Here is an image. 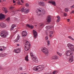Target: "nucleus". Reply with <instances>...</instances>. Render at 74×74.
<instances>
[{"instance_id":"obj_1","label":"nucleus","mask_w":74,"mask_h":74,"mask_svg":"<svg viewBox=\"0 0 74 74\" xmlns=\"http://www.w3.org/2000/svg\"><path fill=\"white\" fill-rule=\"evenodd\" d=\"M36 12L38 16H42V14L43 15L45 14V11L44 10L42 9V7H39L37 8Z\"/></svg>"},{"instance_id":"obj_2","label":"nucleus","mask_w":74,"mask_h":74,"mask_svg":"<svg viewBox=\"0 0 74 74\" xmlns=\"http://www.w3.org/2000/svg\"><path fill=\"white\" fill-rule=\"evenodd\" d=\"M29 9L26 8L24 9V8H23L21 9V11L20 10H17L16 11H13L12 12V14L13 15L14 14H18L19 12L21 11L22 12H25V14H27L29 12Z\"/></svg>"},{"instance_id":"obj_3","label":"nucleus","mask_w":74,"mask_h":74,"mask_svg":"<svg viewBox=\"0 0 74 74\" xmlns=\"http://www.w3.org/2000/svg\"><path fill=\"white\" fill-rule=\"evenodd\" d=\"M44 66L43 65H39L36 67H34L33 69L34 71H40L43 70Z\"/></svg>"},{"instance_id":"obj_4","label":"nucleus","mask_w":74,"mask_h":74,"mask_svg":"<svg viewBox=\"0 0 74 74\" xmlns=\"http://www.w3.org/2000/svg\"><path fill=\"white\" fill-rule=\"evenodd\" d=\"M8 35V32L7 30H3L1 32L0 36L3 38H5L7 37Z\"/></svg>"},{"instance_id":"obj_5","label":"nucleus","mask_w":74,"mask_h":74,"mask_svg":"<svg viewBox=\"0 0 74 74\" xmlns=\"http://www.w3.org/2000/svg\"><path fill=\"white\" fill-rule=\"evenodd\" d=\"M41 51L46 56H48V55H49L48 49L46 47H43L41 49Z\"/></svg>"},{"instance_id":"obj_6","label":"nucleus","mask_w":74,"mask_h":74,"mask_svg":"<svg viewBox=\"0 0 74 74\" xmlns=\"http://www.w3.org/2000/svg\"><path fill=\"white\" fill-rule=\"evenodd\" d=\"M30 53L31 57L33 58L32 60L34 62L37 63L38 62V59H37L36 56L34 57L35 56V54H33L32 52H30Z\"/></svg>"},{"instance_id":"obj_7","label":"nucleus","mask_w":74,"mask_h":74,"mask_svg":"<svg viewBox=\"0 0 74 74\" xmlns=\"http://www.w3.org/2000/svg\"><path fill=\"white\" fill-rule=\"evenodd\" d=\"M65 55L67 56H69L73 55V52L70 50H68L66 51Z\"/></svg>"},{"instance_id":"obj_8","label":"nucleus","mask_w":74,"mask_h":74,"mask_svg":"<svg viewBox=\"0 0 74 74\" xmlns=\"http://www.w3.org/2000/svg\"><path fill=\"white\" fill-rule=\"evenodd\" d=\"M67 47L70 50H71V51H74V46L73 45L69 43L67 45Z\"/></svg>"},{"instance_id":"obj_9","label":"nucleus","mask_w":74,"mask_h":74,"mask_svg":"<svg viewBox=\"0 0 74 74\" xmlns=\"http://www.w3.org/2000/svg\"><path fill=\"white\" fill-rule=\"evenodd\" d=\"M51 58L52 60H57L59 59V57L57 55H55L52 56Z\"/></svg>"},{"instance_id":"obj_10","label":"nucleus","mask_w":74,"mask_h":74,"mask_svg":"<svg viewBox=\"0 0 74 74\" xmlns=\"http://www.w3.org/2000/svg\"><path fill=\"white\" fill-rule=\"evenodd\" d=\"M34 38H37V33L36 31H35L34 30H33V31Z\"/></svg>"},{"instance_id":"obj_11","label":"nucleus","mask_w":74,"mask_h":74,"mask_svg":"<svg viewBox=\"0 0 74 74\" xmlns=\"http://www.w3.org/2000/svg\"><path fill=\"white\" fill-rule=\"evenodd\" d=\"M25 51H27L29 50L30 46L29 45H25Z\"/></svg>"},{"instance_id":"obj_12","label":"nucleus","mask_w":74,"mask_h":74,"mask_svg":"<svg viewBox=\"0 0 74 74\" xmlns=\"http://www.w3.org/2000/svg\"><path fill=\"white\" fill-rule=\"evenodd\" d=\"M47 21L48 23H50L51 21V17L50 16H48L47 19Z\"/></svg>"},{"instance_id":"obj_13","label":"nucleus","mask_w":74,"mask_h":74,"mask_svg":"<svg viewBox=\"0 0 74 74\" xmlns=\"http://www.w3.org/2000/svg\"><path fill=\"white\" fill-rule=\"evenodd\" d=\"M14 52L16 53H20V52H21V49L18 48L17 49H14Z\"/></svg>"},{"instance_id":"obj_14","label":"nucleus","mask_w":74,"mask_h":74,"mask_svg":"<svg viewBox=\"0 0 74 74\" xmlns=\"http://www.w3.org/2000/svg\"><path fill=\"white\" fill-rule=\"evenodd\" d=\"M74 61V59H73V56L71 55L69 59V61L70 63H71L72 62Z\"/></svg>"},{"instance_id":"obj_15","label":"nucleus","mask_w":74,"mask_h":74,"mask_svg":"<svg viewBox=\"0 0 74 74\" xmlns=\"http://www.w3.org/2000/svg\"><path fill=\"white\" fill-rule=\"evenodd\" d=\"M38 4L42 7H44L45 6V3L43 1H40L38 3Z\"/></svg>"},{"instance_id":"obj_16","label":"nucleus","mask_w":74,"mask_h":74,"mask_svg":"<svg viewBox=\"0 0 74 74\" xmlns=\"http://www.w3.org/2000/svg\"><path fill=\"white\" fill-rule=\"evenodd\" d=\"M0 26L3 28H5L6 27V25L3 23H0Z\"/></svg>"},{"instance_id":"obj_17","label":"nucleus","mask_w":74,"mask_h":74,"mask_svg":"<svg viewBox=\"0 0 74 74\" xmlns=\"http://www.w3.org/2000/svg\"><path fill=\"white\" fill-rule=\"evenodd\" d=\"M48 3H49L52 4L53 5H54V6H56V2L55 1H49Z\"/></svg>"},{"instance_id":"obj_18","label":"nucleus","mask_w":74,"mask_h":74,"mask_svg":"<svg viewBox=\"0 0 74 74\" xmlns=\"http://www.w3.org/2000/svg\"><path fill=\"white\" fill-rule=\"evenodd\" d=\"M5 19V15L0 13V19Z\"/></svg>"},{"instance_id":"obj_19","label":"nucleus","mask_w":74,"mask_h":74,"mask_svg":"<svg viewBox=\"0 0 74 74\" xmlns=\"http://www.w3.org/2000/svg\"><path fill=\"white\" fill-rule=\"evenodd\" d=\"M27 32L25 31H23V34H22V36L23 37H25L26 36H27Z\"/></svg>"},{"instance_id":"obj_20","label":"nucleus","mask_w":74,"mask_h":74,"mask_svg":"<svg viewBox=\"0 0 74 74\" xmlns=\"http://www.w3.org/2000/svg\"><path fill=\"white\" fill-rule=\"evenodd\" d=\"M39 26L41 28H42L44 26V23H41L39 24Z\"/></svg>"},{"instance_id":"obj_21","label":"nucleus","mask_w":74,"mask_h":74,"mask_svg":"<svg viewBox=\"0 0 74 74\" xmlns=\"http://www.w3.org/2000/svg\"><path fill=\"white\" fill-rule=\"evenodd\" d=\"M27 26L28 27H29V28H31V29H33L34 27L32 25H30L29 24H27Z\"/></svg>"},{"instance_id":"obj_22","label":"nucleus","mask_w":74,"mask_h":74,"mask_svg":"<svg viewBox=\"0 0 74 74\" xmlns=\"http://www.w3.org/2000/svg\"><path fill=\"white\" fill-rule=\"evenodd\" d=\"M57 18L58 19L57 20V22H59L60 21V16H58L57 17Z\"/></svg>"},{"instance_id":"obj_23","label":"nucleus","mask_w":74,"mask_h":74,"mask_svg":"<svg viewBox=\"0 0 74 74\" xmlns=\"http://www.w3.org/2000/svg\"><path fill=\"white\" fill-rule=\"evenodd\" d=\"M25 45H29L30 46V44L28 41H26L25 44Z\"/></svg>"},{"instance_id":"obj_24","label":"nucleus","mask_w":74,"mask_h":74,"mask_svg":"<svg viewBox=\"0 0 74 74\" xmlns=\"http://www.w3.org/2000/svg\"><path fill=\"white\" fill-rule=\"evenodd\" d=\"M58 73V71H54L53 72V74H57Z\"/></svg>"},{"instance_id":"obj_25","label":"nucleus","mask_w":74,"mask_h":74,"mask_svg":"<svg viewBox=\"0 0 74 74\" xmlns=\"http://www.w3.org/2000/svg\"><path fill=\"white\" fill-rule=\"evenodd\" d=\"M50 26L48 25L46 27V30H48V29H50Z\"/></svg>"},{"instance_id":"obj_26","label":"nucleus","mask_w":74,"mask_h":74,"mask_svg":"<svg viewBox=\"0 0 74 74\" xmlns=\"http://www.w3.org/2000/svg\"><path fill=\"white\" fill-rule=\"evenodd\" d=\"M57 53L59 56H62V53H60L59 52H57Z\"/></svg>"},{"instance_id":"obj_27","label":"nucleus","mask_w":74,"mask_h":74,"mask_svg":"<svg viewBox=\"0 0 74 74\" xmlns=\"http://www.w3.org/2000/svg\"><path fill=\"white\" fill-rule=\"evenodd\" d=\"M25 60L26 61H29V59H28V56L27 55L25 58Z\"/></svg>"},{"instance_id":"obj_28","label":"nucleus","mask_w":74,"mask_h":74,"mask_svg":"<svg viewBox=\"0 0 74 74\" xmlns=\"http://www.w3.org/2000/svg\"><path fill=\"white\" fill-rule=\"evenodd\" d=\"M14 8V7L12 6H11L9 8V10H12Z\"/></svg>"},{"instance_id":"obj_29","label":"nucleus","mask_w":74,"mask_h":74,"mask_svg":"<svg viewBox=\"0 0 74 74\" xmlns=\"http://www.w3.org/2000/svg\"><path fill=\"white\" fill-rule=\"evenodd\" d=\"M21 19H20V18H18L15 17L14 18V21H17V20H21Z\"/></svg>"},{"instance_id":"obj_30","label":"nucleus","mask_w":74,"mask_h":74,"mask_svg":"<svg viewBox=\"0 0 74 74\" xmlns=\"http://www.w3.org/2000/svg\"><path fill=\"white\" fill-rule=\"evenodd\" d=\"M68 38H69V39H70L71 40H74V38H73L71 36H68Z\"/></svg>"},{"instance_id":"obj_31","label":"nucleus","mask_w":74,"mask_h":74,"mask_svg":"<svg viewBox=\"0 0 74 74\" xmlns=\"http://www.w3.org/2000/svg\"><path fill=\"white\" fill-rule=\"evenodd\" d=\"M49 33L51 34L52 35L53 34V32L52 31H50L49 32Z\"/></svg>"},{"instance_id":"obj_32","label":"nucleus","mask_w":74,"mask_h":74,"mask_svg":"<svg viewBox=\"0 0 74 74\" xmlns=\"http://www.w3.org/2000/svg\"><path fill=\"white\" fill-rule=\"evenodd\" d=\"M12 27H13V28H14L15 27H16V25L15 24H13L12 26H11Z\"/></svg>"},{"instance_id":"obj_33","label":"nucleus","mask_w":74,"mask_h":74,"mask_svg":"<svg viewBox=\"0 0 74 74\" xmlns=\"http://www.w3.org/2000/svg\"><path fill=\"white\" fill-rule=\"evenodd\" d=\"M32 23H34V25H36V24H37V22H35V21H32Z\"/></svg>"},{"instance_id":"obj_34","label":"nucleus","mask_w":74,"mask_h":74,"mask_svg":"<svg viewBox=\"0 0 74 74\" xmlns=\"http://www.w3.org/2000/svg\"><path fill=\"white\" fill-rule=\"evenodd\" d=\"M65 12H67L69 11V8H66L64 10Z\"/></svg>"},{"instance_id":"obj_35","label":"nucleus","mask_w":74,"mask_h":74,"mask_svg":"<svg viewBox=\"0 0 74 74\" xmlns=\"http://www.w3.org/2000/svg\"><path fill=\"white\" fill-rule=\"evenodd\" d=\"M17 3L18 5H21V3L19 1H18V2Z\"/></svg>"},{"instance_id":"obj_36","label":"nucleus","mask_w":74,"mask_h":74,"mask_svg":"<svg viewBox=\"0 0 74 74\" xmlns=\"http://www.w3.org/2000/svg\"><path fill=\"white\" fill-rule=\"evenodd\" d=\"M50 45V41L49 40H48L47 41V45L48 46H49Z\"/></svg>"},{"instance_id":"obj_37","label":"nucleus","mask_w":74,"mask_h":74,"mask_svg":"<svg viewBox=\"0 0 74 74\" xmlns=\"http://www.w3.org/2000/svg\"><path fill=\"white\" fill-rule=\"evenodd\" d=\"M19 38H20L19 36L18 35L17 36V38H16V39L17 40H19Z\"/></svg>"},{"instance_id":"obj_38","label":"nucleus","mask_w":74,"mask_h":74,"mask_svg":"<svg viewBox=\"0 0 74 74\" xmlns=\"http://www.w3.org/2000/svg\"><path fill=\"white\" fill-rule=\"evenodd\" d=\"M10 20V17H8L6 19V21H9Z\"/></svg>"},{"instance_id":"obj_39","label":"nucleus","mask_w":74,"mask_h":74,"mask_svg":"<svg viewBox=\"0 0 74 74\" xmlns=\"http://www.w3.org/2000/svg\"><path fill=\"white\" fill-rule=\"evenodd\" d=\"M18 70L20 71L22 70L23 68L22 67H19L18 69Z\"/></svg>"},{"instance_id":"obj_40","label":"nucleus","mask_w":74,"mask_h":74,"mask_svg":"<svg viewBox=\"0 0 74 74\" xmlns=\"http://www.w3.org/2000/svg\"><path fill=\"white\" fill-rule=\"evenodd\" d=\"M6 10V9H5V7H3L2 8V10H3V11H5Z\"/></svg>"},{"instance_id":"obj_41","label":"nucleus","mask_w":74,"mask_h":74,"mask_svg":"<svg viewBox=\"0 0 74 74\" xmlns=\"http://www.w3.org/2000/svg\"><path fill=\"white\" fill-rule=\"evenodd\" d=\"M5 12V13H7L8 12V11L7 10V9H6L4 11Z\"/></svg>"},{"instance_id":"obj_42","label":"nucleus","mask_w":74,"mask_h":74,"mask_svg":"<svg viewBox=\"0 0 74 74\" xmlns=\"http://www.w3.org/2000/svg\"><path fill=\"white\" fill-rule=\"evenodd\" d=\"M18 40H17V39L14 40V42H18Z\"/></svg>"},{"instance_id":"obj_43","label":"nucleus","mask_w":74,"mask_h":74,"mask_svg":"<svg viewBox=\"0 0 74 74\" xmlns=\"http://www.w3.org/2000/svg\"><path fill=\"white\" fill-rule=\"evenodd\" d=\"M1 57H4V56H5V55L3 54H1Z\"/></svg>"},{"instance_id":"obj_44","label":"nucleus","mask_w":74,"mask_h":74,"mask_svg":"<svg viewBox=\"0 0 74 74\" xmlns=\"http://www.w3.org/2000/svg\"><path fill=\"white\" fill-rule=\"evenodd\" d=\"M26 7H29V4L26 3Z\"/></svg>"},{"instance_id":"obj_45","label":"nucleus","mask_w":74,"mask_h":74,"mask_svg":"<svg viewBox=\"0 0 74 74\" xmlns=\"http://www.w3.org/2000/svg\"><path fill=\"white\" fill-rule=\"evenodd\" d=\"M14 28L11 27V28L10 29V30H14Z\"/></svg>"},{"instance_id":"obj_46","label":"nucleus","mask_w":74,"mask_h":74,"mask_svg":"<svg viewBox=\"0 0 74 74\" xmlns=\"http://www.w3.org/2000/svg\"><path fill=\"white\" fill-rule=\"evenodd\" d=\"M1 47H2V48H3V49H5V48H6V47H4V46H2Z\"/></svg>"},{"instance_id":"obj_47","label":"nucleus","mask_w":74,"mask_h":74,"mask_svg":"<svg viewBox=\"0 0 74 74\" xmlns=\"http://www.w3.org/2000/svg\"><path fill=\"white\" fill-rule=\"evenodd\" d=\"M64 16H65L67 15V14L65 13H64Z\"/></svg>"},{"instance_id":"obj_48","label":"nucleus","mask_w":74,"mask_h":74,"mask_svg":"<svg viewBox=\"0 0 74 74\" xmlns=\"http://www.w3.org/2000/svg\"><path fill=\"white\" fill-rule=\"evenodd\" d=\"M45 39L46 40H48V36H46L45 37Z\"/></svg>"},{"instance_id":"obj_49","label":"nucleus","mask_w":74,"mask_h":74,"mask_svg":"<svg viewBox=\"0 0 74 74\" xmlns=\"http://www.w3.org/2000/svg\"><path fill=\"white\" fill-rule=\"evenodd\" d=\"M71 8H74V5H72V6L70 7Z\"/></svg>"},{"instance_id":"obj_50","label":"nucleus","mask_w":74,"mask_h":74,"mask_svg":"<svg viewBox=\"0 0 74 74\" xmlns=\"http://www.w3.org/2000/svg\"><path fill=\"white\" fill-rule=\"evenodd\" d=\"M3 69V67L1 66L0 65V70Z\"/></svg>"},{"instance_id":"obj_51","label":"nucleus","mask_w":74,"mask_h":74,"mask_svg":"<svg viewBox=\"0 0 74 74\" xmlns=\"http://www.w3.org/2000/svg\"><path fill=\"white\" fill-rule=\"evenodd\" d=\"M71 14H74V11L72 10L71 12Z\"/></svg>"},{"instance_id":"obj_52","label":"nucleus","mask_w":74,"mask_h":74,"mask_svg":"<svg viewBox=\"0 0 74 74\" xmlns=\"http://www.w3.org/2000/svg\"><path fill=\"white\" fill-rule=\"evenodd\" d=\"M21 3H24V2L23 1V0H21Z\"/></svg>"},{"instance_id":"obj_53","label":"nucleus","mask_w":74,"mask_h":74,"mask_svg":"<svg viewBox=\"0 0 74 74\" xmlns=\"http://www.w3.org/2000/svg\"><path fill=\"white\" fill-rule=\"evenodd\" d=\"M29 21L30 22H31L32 21V19L30 18L29 19Z\"/></svg>"},{"instance_id":"obj_54","label":"nucleus","mask_w":74,"mask_h":74,"mask_svg":"<svg viewBox=\"0 0 74 74\" xmlns=\"http://www.w3.org/2000/svg\"><path fill=\"white\" fill-rule=\"evenodd\" d=\"M0 51H3V49H2V48H0Z\"/></svg>"},{"instance_id":"obj_55","label":"nucleus","mask_w":74,"mask_h":74,"mask_svg":"<svg viewBox=\"0 0 74 74\" xmlns=\"http://www.w3.org/2000/svg\"><path fill=\"white\" fill-rule=\"evenodd\" d=\"M13 3H16V1H14V0H13Z\"/></svg>"},{"instance_id":"obj_56","label":"nucleus","mask_w":74,"mask_h":74,"mask_svg":"<svg viewBox=\"0 0 74 74\" xmlns=\"http://www.w3.org/2000/svg\"><path fill=\"white\" fill-rule=\"evenodd\" d=\"M49 37H52V35H51V34H49Z\"/></svg>"},{"instance_id":"obj_57","label":"nucleus","mask_w":74,"mask_h":74,"mask_svg":"<svg viewBox=\"0 0 74 74\" xmlns=\"http://www.w3.org/2000/svg\"><path fill=\"white\" fill-rule=\"evenodd\" d=\"M70 21V19H67V21L68 22H69V21Z\"/></svg>"},{"instance_id":"obj_58","label":"nucleus","mask_w":74,"mask_h":74,"mask_svg":"<svg viewBox=\"0 0 74 74\" xmlns=\"http://www.w3.org/2000/svg\"><path fill=\"white\" fill-rule=\"evenodd\" d=\"M34 25H35V26H37V25L34 24Z\"/></svg>"},{"instance_id":"obj_59","label":"nucleus","mask_w":74,"mask_h":74,"mask_svg":"<svg viewBox=\"0 0 74 74\" xmlns=\"http://www.w3.org/2000/svg\"><path fill=\"white\" fill-rule=\"evenodd\" d=\"M17 46H19V44H17Z\"/></svg>"},{"instance_id":"obj_60","label":"nucleus","mask_w":74,"mask_h":74,"mask_svg":"<svg viewBox=\"0 0 74 74\" xmlns=\"http://www.w3.org/2000/svg\"><path fill=\"white\" fill-rule=\"evenodd\" d=\"M3 1H5V0H3Z\"/></svg>"},{"instance_id":"obj_61","label":"nucleus","mask_w":74,"mask_h":74,"mask_svg":"<svg viewBox=\"0 0 74 74\" xmlns=\"http://www.w3.org/2000/svg\"><path fill=\"white\" fill-rule=\"evenodd\" d=\"M44 0L45 1H47V0Z\"/></svg>"},{"instance_id":"obj_62","label":"nucleus","mask_w":74,"mask_h":74,"mask_svg":"<svg viewBox=\"0 0 74 74\" xmlns=\"http://www.w3.org/2000/svg\"><path fill=\"white\" fill-rule=\"evenodd\" d=\"M1 48V46H0V48Z\"/></svg>"},{"instance_id":"obj_63","label":"nucleus","mask_w":74,"mask_h":74,"mask_svg":"<svg viewBox=\"0 0 74 74\" xmlns=\"http://www.w3.org/2000/svg\"><path fill=\"white\" fill-rule=\"evenodd\" d=\"M53 27V28H54L53 27Z\"/></svg>"},{"instance_id":"obj_64","label":"nucleus","mask_w":74,"mask_h":74,"mask_svg":"<svg viewBox=\"0 0 74 74\" xmlns=\"http://www.w3.org/2000/svg\"><path fill=\"white\" fill-rule=\"evenodd\" d=\"M15 5V4H14V5Z\"/></svg>"}]
</instances>
